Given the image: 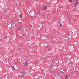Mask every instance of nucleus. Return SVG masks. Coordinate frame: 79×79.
<instances>
[{
  "mask_svg": "<svg viewBox=\"0 0 79 79\" xmlns=\"http://www.w3.org/2000/svg\"><path fill=\"white\" fill-rule=\"evenodd\" d=\"M69 2L71 3L72 2V0H69Z\"/></svg>",
  "mask_w": 79,
  "mask_h": 79,
  "instance_id": "obj_10",
  "label": "nucleus"
},
{
  "mask_svg": "<svg viewBox=\"0 0 79 79\" xmlns=\"http://www.w3.org/2000/svg\"><path fill=\"white\" fill-rule=\"evenodd\" d=\"M61 23V22H60V23Z\"/></svg>",
  "mask_w": 79,
  "mask_h": 79,
  "instance_id": "obj_18",
  "label": "nucleus"
},
{
  "mask_svg": "<svg viewBox=\"0 0 79 79\" xmlns=\"http://www.w3.org/2000/svg\"><path fill=\"white\" fill-rule=\"evenodd\" d=\"M22 26L21 25H20L19 28H18V29H19V30H21V27H22Z\"/></svg>",
  "mask_w": 79,
  "mask_h": 79,
  "instance_id": "obj_6",
  "label": "nucleus"
},
{
  "mask_svg": "<svg viewBox=\"0 0 79 79\" xmlns=\"http://www.w3.org/2000/svg\"><path fill=\"white\" fill-rule=\"evenodd\" d=\"M67 78H65V79H67Z\"/></svg>",
  "mask_w": 79,
  "mask_h": 79,
  "instance_id": "obj_19",
  "label": "nucleus"
},
{
  "mask_svg": "<svg viewBox=\"0 0 79 79\" xmlns=\"http://www.w3.org/2000/svg\"><path fill=\"white\" fill-rule=\"evenodd\" d=\"M79 0H73V5L74 7H76L79 4Z\"/></svg>",
  "mask_w": 79,
  "mask_h": 79,
  "instance_id": "obj_1",
  "label": "nucleus"
},
{
  "mask_svg": "<svg viewBox=\"0 0 79 79\" xmlns=\"http://www.w3.org/2000/svg\"><path fill=\"white\" fill-rule=\"evenodd\" d=\"M73 48H74V47L73 46Z\"/></svg>",
  "mask_w": 79,
  "mask_h": 79,
  "instance_id": "obj_21",
  "label": "nucleus"
},
{
  "mask_svg": "<svg viewBox=\"0 0 79 79\" xmlns=\"http://www.w3.org/2000/svg\"><path fill=\"white\" fill-rule=\"evenodd\" d=\"M20 15H19V17H20V18H23V15H22V14H20Z\"/></svg>",
  "mask_w": 79,
  "mask_h": 79,
  "instance_id": "obj_8",
  "label": "nucleus"
},
{
  "mask_svg": "<svg viewBox=\"0 0 79 79\" xmlns=\"http://www.w3.org/2000/svg\"><path fill=\"white\" fill-rule=\"evenodd\" d=\"M69 32H70V33H72V31H69Z\"/></svg>",
  "mask_w": 79,
  "mask_h": 79,
  "instance_id": "obj_14",
  "label": "nucleus"
},
{
  "mask_svg": "<svg viewBox=\"0 0 79 79\" xmlns=\"http://www.w3.org/2000/svg\"><path fill=\"white\" fill-rule=\"evenodd\" d=\"M43 10H47V6H43Z\"/></svg>",
  "mask_w": 79,
  "mask_h": 79,
  "instance_id": "obj_4",
  "label": "nucleus"
},
{
  "mask_svg": "<svg viewBox=\"0 0 79 79\" xmlns=\"http://www.w3.org/2000/svg\"><path fill=\"white\" fill-rule=\"evenodd\" d=\"M28 63H29V61H28L25 62V63L24 64V66H27V65H28L27 64Z\"/></svg>",
  "mask_w": 79,
  "mask_h": 79,
  "instance_id": "obj_2",
  "label": "nucleus"
},
{
  "mask_svg": "<svg viewBox=\"0 0 79 79\" xmlns=\"http://www.w3.org/2000/svg\"><path fill=\"white\" fill-rule=\"evenodd\" d=\"M12 27L13 28H15V27H16V24H12Z\"/></svg>",
  "mask_w": 79,
  "mask_h": 79,
  "instance_id": "obj_3",
  "label": "nucleus"
},
{
  "mask_svg": "<svg viewBox=\"0 0 79 79\" xmlns=\"http://www.w3.org/2000/svg\"><path fill=\"white\" fill-rule=\"evenodd\" d=\"M72 34H74V33L73 32H72Z\"/></svg>",
  "mask_w": 79,
  "mask_h": 79,
  "instance_id": "obj_16",
  "label": "nucleus"
},
{
  "mask_svg": "<svg viewBox=\"0 0 79 79\" xmlns=\"http://www.w3.org/2000/svg\"><path fill=\"white\" fill-rule=\"evenodd\" d=\"M19 50H21V48L19 47Z\"/></svg>",
  "mask_w": 79,
  "mask_h": 79,
  "instance_id": "obj_15",
  "label": "nucleus"
},
{
  "mask_svg": "<svg viewBox=\"0 0 79 79\" xmlns=\"http://www.w3.org/2000/svg\"><path fill=\"white\" fill-rule=\"evenodd\" d=\"M65 77L67 78L68 77V75H66V76H65Z\"/></svg>",
  "mask_w": 79,
  "mask_h": 79,
  "instance_id": "obj_13",
  "label": "nucleus"
},
{
  "mask_svg": "<svg viewBox=\"0 0 79 79\" xmlns=\"http://www.w3.org/2000/svg\"><path fill=\"white\" fill-rule=\"evenodd\" d=\"M63 26L62 24L60 23V25L59 26V27H62V26Z\"/></svg>",
  "mask_w": 79,
  "mask_h": 79,
  "instance_id": "obj_9",
  "label": "nucleus"
},
{
  "mask_svg": "<svg viewBox=\"0 0 79 79\" xmlns=\"http://www.w3.org/2000/svg\"><path fill=\"white\" fill-rule=\"evenodd\" d=\"M19 24H20V25H21V24H22V22H20Z\"/></svg>",
  "mask_w": 79,
  "mask_h": 79,
  "instance_id": "obj_12",
  "label": "nucleus"
},
{
  "mask_svg": "<svg viewBox=\"0 0 79 79\" xmlns=\"http://www.w3.org/2000/svg\"><path fill=\"white\" fill-rule=\"evenodd\" d=\"M3 56H4L3 55Z\"/></svg>",
  "mask_w": 79,
  "mask_h": 79,
  "instance_id": "obj_22",
  "label": "nucleus"
},
{
  "mask_svg": "<svg viewBox=\"0 0 79 79\" xmlns=\"http://www.w3.org/2000/svg\"><path fill=\"white\" fill-rule=\"evenodd\" d=\"M40 29H39V30H40Z\"/></svg>",
  "mask_w": 79,
  "mask_h": 79,
  "instance_id": "obj_17",
  "label": "nucleus"
},
{
  "mask_svg": "<svg viewBox=\"0 0 79 79\" xmlns=\"http://www.w3.org/2000/svg\"><path fill=\"white\" fill-rule=\"evenodd\" d=\"M13 68H14V67H13Z\"/></svg>",
  "mask_w": 79,
  "mask_h": 79,
  "instance_id": "obj_23",
  "label": "nucleus"
},
{
  "mask_svg": "<svg viewBox=\"0 0 79 79\" xmlns=\"http://www.w3.org/2000/svg\"><path fill=\"white\" fill-rule=\"evenodd\" d=\"M1 79H3V78H1Z\"/></svg>",
  "mask_w": 79,
  "mask_h": 79,
  "instance_id": "obj_20",
  "label": "nucleus"
},
{
  "mask_svg": "<svg viewBox=\"0 0 79 79\" xmlns=\"http://www.w3.org/2000/svg\"><path fill=\"white\" fill-rule=\"evenodd\" d=\"M22 73L23 74H25V73H26V72L25 71H24V70H22Z\"/></svg>",
  "mask_w": 79,
  "mask_h": 79,
  "instance_id": "obj_7",
  "label": "nucleus"
},
{
  "mask_svg": "<svg viewBox=\"0 0 79 79\" xmlns=\"http://www.w3.org/2000/svg\"><path fill=\"white\" fill-rule=\"evenodd\" d=\"M47 37H48H48H49V35H47Z\"/></svg>",
  "mask_w": 79,
  "mask_h": 79,
  "instance_id": "obj_11",
  "label": "nucleus"
},
{
  "mask_svg": "<svg viewBox=\"0 0 79 79\" xmlns=\"http://www.w3.org/2000/svg\"><path fill=\"white\" fill-rule=\"evenodd\" d=\"M37 15H40V11H38V13L37 14Z\"/></svg>",
  "mask_w": 79,
  "mask_h": 79,
  "instance_id": "obj_5",
  "label": "nucleus"
}]
</instances>
